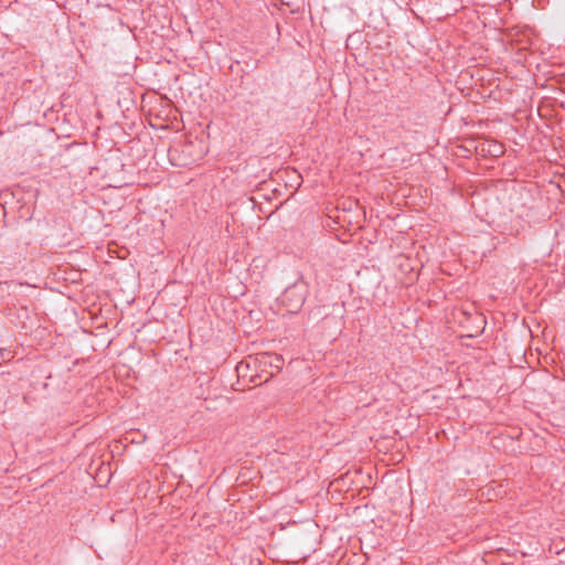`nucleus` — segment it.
Wrapping results in <instances>:
<instances>
[{
	"label": "nucleus",
	"mask_w": 565,
	"mask_h": 565,
	"mask_svg": "<svg viewBox=\"0 0 565 565\" xmlns=\"http://www.w3.org/2000/svg\"><path fill=\"white\" fill-rule=\"evenodd\" d=\"M290 312H297L305 302V287L294 285L286 289L281 299Z\"/></svg>",
	"instance_id": "obj_1"
},
{
	"label": "nucleus",
	"mask_w": 565,
	"mask_h": 565,
	"mask_svg": "<svg viewBox=\"0 0 565 565\" xmlns=\"http://www.w3.org/2000/svg\"><path fill=\"white\" fill-rule=\"evenodd\" d=\"M250 363H254L255 365L259 364L263 366H269L278 372L282 367L284 360L280 355L277 354L260 353L254 358L250 356L249 361L247 362V366H249Z\"/></svg>",
	"instance_id": "obj_2"
}]
</instances>
